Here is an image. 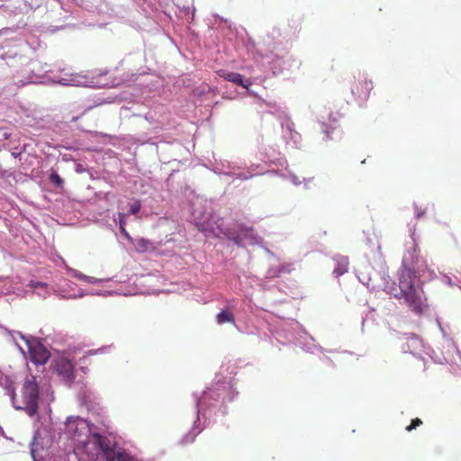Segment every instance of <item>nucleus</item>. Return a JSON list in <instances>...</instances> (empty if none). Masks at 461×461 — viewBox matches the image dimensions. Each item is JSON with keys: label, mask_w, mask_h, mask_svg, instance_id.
I'll return each instance as SVG.
<instances>
[{"label": "nucleus", "mask_w": 461, "mask_h": 461, "mask_svg": "<svg viewBox=\"0 0 461 461\" xmlns=\"http://www.w3.org/2000/svg\"><path fill=\"white\" fill-rule=\"evenodd\" d=\"M122 449L117 443L106 436L99 433L92 434L78 448L79 459L81 461H116L122 454Z\"/></svg>", "instance_id": "obj_1"}, {"label": "nucleus", "mask_w": 461, "mask_h": 461, "mask_svg": "<svg viewBox=\"0 0 461 461\" xmlns=\"http://www.w3.org/2000/svg\"><path fill=\"white\" fill-rule=\"evenodd\" d=\"M417 276L415 271L403 266L399 270V295L398 299H404L409 309L416 314H422L428 308L426 298L420 287L415 285Z\"/></svg>", "instance_id": "obj_2"}, {"label": "nucleus", "mask_w": 461, "mask_h": 461, "mask_svg": "<svg viewBox=\"0 0 461 461\" xmlns=\"http://www.w3.org/2000/svg\"><path fill=\"white\" fill-rule=\"evenodd\" d=\"M12 401L15 409L25 411L31 417L38 413L39 385L34 375L25 378L20 393H13Z\"/></svg>", "instance_id": "obj_3"}, {"label": "nucleus", "mask_w": 461, "mask_h": 461, "mask_svg": "<svg viewBox=\"0 0 461 461\" xmlns=\"http://www.w3.org/2000/svg\"><path fill=\"white\" fill-rule=\"evenodd\" d=\"M54 369L59 376L68 385L75 378V366L71 360L65 357H59L54 361Z\"/></svg>", "instance_id": "obj_4"}, {"label": "nucleus", "mask_w": 461, "mask_h": 461, "mask_svg": "<svg viewBox=\"0 0 461 461\" xmlns=\"http://www.w3.org/2000/svg\"><path fill=\"white\" fill-rule=\"evenodd\" d=\"M372 89V81L368 80L366 77L359 75L357 80H356L351 86V93L355 99L366 100L369 96Z\"/></svg>", "instance_id": "obj_5"}, {"label": "nucleus", "mask_w": 461, "mask_h": 461, "mask_svg": "<svg viewBox=\"0 0 461 461\" xmlns=\"http://www.w3.org/2000/svg\"><path fill=\"white\" fill-rule=\"evenodd\" d=\"M28 348L30 359L32 363L44 365L48 362L50 353L41 343L34 341L29 343Z\"/></svg>", "instance_id": "obj_6"}, {"label": "nucleus", "mask_w": 461, "mask_h": 461, "mask_svg": "<svg viewBox=\"0 0 461 461\" xmlns=\"http://www.w3.org/2000/svg\"><path fill=\"white\" fill-rule=\"evenodd\" d=\"M219 76L225 80H228L237 86H240L246 89L249 88V86L250 85V82H248L246 84L243 80V77L240 73L236 72H226V71H220Z\"/></svg>", "instance_id": "obj_7"}, {"label": "nucleus", "mask_w": 461, "mask_h": 461, "mask_svg": "<svg viewBox=\"0 0 461 461\" xmlns=\"http://www.w3.org/2000/svg\"><path fill=\"white\" fill-rule=\"evenodd\" d=\"M224 235L231 241L234 242L235 245L238 247H244L243 244V237L240 234V230L238 229V231L232 230H227L224 232Z\"/></svg>", "instance_id": "obj_8"}, {"label": "nucleus", "mask_w": 461, "mask_h": 461, "mask_svg": "<svg viewBox=\"0 0 461 461\" xmlns=\"http://www.w3.org/2000/svg\"><path fill=\"white\" fill-rule=\"evenodd\" d=\"M348 270V259L347 258H340L337 259V266L333 270L336 276H340L347 273Z\"/></svg>", "instance_id": "obj_9"}, {"label": "nucleus", "mask_w": 461, "mask_h": 461, "mask_svg": "<svg viewBox=\"0 0 461 461\" xmlns=\"http://www.w3.org/2000/svg\"><path fill=\"white\" fill-rule=\"evenodd\" d=\"M216 321L218 324H223L225 322H235L233 314L228 310L221 311L220 313H218L216 316Z\"/></svg>", "instance_id": "obj_10"}, {"label": "nucleus", "mask_w": 461, "mask_h": 461, "mask_svg": "<svg viewBox=\"0 0 461 461\" xmlns=\"http://www.w3.org/2000/svg\"><path fill=\"white\" fill-rule=\"evenodd\" d=\"M237 227L240 231L241 236L243 237V241L245 240H250L251 241L256 240V235L252 228L245 227L242 224H239Z\"/></svg>", "instance_id": "obj_11"}, {"label": "nucleus", "mask_w": 461, "mask_h": 461, "mask_svg": "<svg viewBox=\"0 0 461 461\" xmlns=\"http://www.w3.org/2000/svg\"><path fill=\"white\" fill-rule=\"evenodd\" d=\"M152 249V243L150 240H146V239H139L136 242V249L139 251V252H146L148 251L149 249Z\"/></svg>", "instance_id": "obj_12"}, {"label": "nucleus", "mask_w": 461, "mask_h": 461, "mask_svg": "<svg viewBox=\"0 0 461 461\" xmlns=\"http://www.w3.org/2000/svg\"><path fill=\"white\" fill-rule=\"evenodd\" d=\"M291 271L290 269V267L289 266H285V265H280L276 270L273 269L271 270L268 275L269 276H280L282 274L284 273H289Z\"/></svg>", "instance_id": "obj_13"}, {"label": "nucleus", "mask_w": 461, "mask_h": 461, "mask_svg": "<svg viewBox=\"0 0 461 461\" xmlns=\"http://www.w3.org/2000/svg\"><path fill=\"white\" fill-rule=\"evenodd\" d=\"M50 179L57 186L62 187L64 181L57 172H51V174L50 175Z\"/></svg>", "instance_id": "obj_14"}, {"label": "nucleus", "mask_w": 461, "mask_h": 461, "mask_svg": "<svg viewBox=\"0 0 461 461\" xmlns=\"http://www.w3.org/2000/svg\"><path fill=\"white\" fill-rule=\"evenodd\" d=\"M116 461H140L135 456L130 455L126 451L122 450V454L119 456V457L116 459Z\"/></svg>", "instance_id": "obj_15"}, {"label": "nucleus", "mask_w": 461, "mask_h": 461, "mask_svg": "<svg viewBox=\"0 0 461 461\" xmlns=\"http://www.w3.org/2000/svg\"><path fill=\"white\" fill-rule=\"evenodd\" d=\"M78 420H69L68 421L67 427L69 431H73L74 435H76L77 429H78Z\"/></svg>", "instance_id": "obj_16"}, {"label": "nucleus", "mask_w": 461, "mask_h": 461, "mask_svg": "<svg viewBox=\"0 0 461 461\" xmlns=\"http://www.w3.org/2000/svg\"><path fill=\"white\" fill-rule=\"evenodd\" d=\"M140 208H141L140 202L139 200H136L132 203H131L130 212L131 214H137L140 211Z\"/></svg>", "instance_id": "obj_17"}, {"label": "nucleus", "mask_w": 461, "mask_h": 461, "mask_svg": "<svg viewBox=\"0 0 461 461\" xmlns=\"http://www.w3.org/2000/svg\"><path fill=\"white\" fill-rule=\"evenodd\" d=\"M422 424V420L419 418H415L411 420V424L406 427L407 431H411L412 429H415L417 427L420 426Z\"/></svg>", "instance_id": "obj_18"}, {"label": "nucleus", "mask_w": 461, "mask_h": 461, "mask_svg": "<svg viewBox=\"0 0 461 461\" xmlns=\"http://www.w3.org/2000/svg\"><path fill=\"white\" fill-rule=\"evenodd\" d=\"M126 214L122 212L118 213V221L120 226H125L126 225Z\"/></svg>", "instance_id": "obj_19"}, {"label": "nucleus", "mask_w": 461, "mask_h": 461, "mask_svg": "<svg viewBox=\"0 0 461 461\" xmlns=\"http://www.w3.org/2000/svg\"><path fill=\"white\" fill-rule=\"evenodd\" d=\"M121 233L128 240H131V236L125 229V226H120Z\"/></svg>", "instance_id": "obj_20"}, {"label": "nucleus", "mask_w": 461, "mask_h": 461, "mask_svg": "<svg viewBox=\"0 0 461 461\" xmlns=\"http://www.w3.org/2000/svg\"><path fill=\"white\" fill-rule=\"evenodd\" d=\"M197 226H198V229L202 231H207V228L203 225V224H199V223H196Z\"/></svg>", "instance_id": "obj_21"}, {"label": "nucleus", "mask_w": 461, "mask_h": 461, "mask_svg": "<svg viewBox=\"0 0 461 461\" xmlns=\"http://www.w3.org/2000/svg\"><path fill=\"white\" fill-rule=\"evenodd\" d=\"M79 119V116H75L72 118V122H77Z\"/></svg>", "instance_id": "obj_22"}, {"label": "nucleus", "mask_w": 461, "mask_h": 461, "mask_svg": "<svg viewBox=\"0 0 461 461\" xmlns=\"http://www.w3.org/2000/svg\"><path fill=\"white\" fill-rule=\"evenodd\" d=\"M42 284L41 283H37L36 285H33L34 287H38L40 285H41Z\"/></svg>", "instance_id": "obj_23"}]
</instances>
